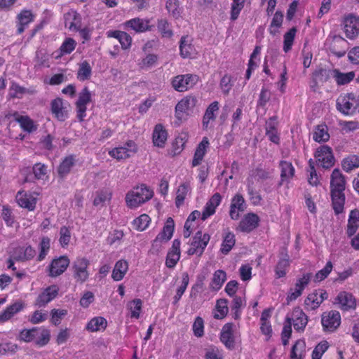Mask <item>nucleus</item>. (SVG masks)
Masks as SVG:
<instances>
[{
    "label": "nucleus",
    "mask_w": 359,
    "mask_h": 359,
    "mask_svg": "<svg viewBox=\"0 0 359 359\" xmlns=\"http://www.w3.org/2000/svg\"><path fill=\"white\" fill-rule=\"evenodd\" d=\"M15 120L20 123V127L27 132H32L36 129V126L34 121L27 116H20L15 114Z\"/></svg>",
    "instance_id": "obj_49"
},
{
    "label": "nucleus",
    "mask_w": 359,
    "mask_h": 359,
    "mask_svg": "<svg viewBox=\"0 0 359 359\" xmlns=\"http://www.w3.org/2000/svg\"><path fill=\"white\" fill-rule=\"evenodd\" d=\"M128 309L130 311V316L131 318H139L142 309V301L139 299H136L128 302Z\"/></svg>",
    "instance_id": "obj_62"
},
{
    "label": "nucleus",
    "mask_w": 359,
    "mask_h": 359,
    "mask_svg": "<svg viewBox=\"0 0 359 359\" xmlns=\"http://www.w3.org/2000/svg\"><path fill=\"white\" fill-rule=\"evenodd\" d=\"M151 221V219L148 215L142 214L133 220L132 226L138 231H143L148 228Z\"/></svg>",
    "instance_id": "obj_44"
},
{
    "label": "nucleus",
    "mask_w": 359,
    "mask_h": 359,
    "mask_svg": "<svg viewBox=\"0 0 359 359\" xmlns=\"http://www.w3.org/2000/svg\"><path fill=\"white\" fill-rule=\"evenodd\" d=\"M239 336L237 326L233 323H226L222 327L220 339L226 348L231 349L234 348L236 340Z\"/></svg>",
    "instance_id": "obj_7"
},
{
    "label": "nucleus",
    "mask_w": 359,
    "mask_h": 359,
    "mask_svg": "<svg viewBox=\"0 0 359 359\" xmlns=\"http://www.w3.org/2000/svg\"><path fill=\"white\" fill-rule=\"evenodd\" d=\"M34 15L29 10L22 11L17 16L18 32L21 34L27 25L34 20Z\"/></svg>",
    "instance_id": "obj_36"
},
{
    "label": "nucleus",
    "mask_w": 359,
    "mask_h": 359,
    "mask_svg": "<svg viewBox=\"0 0 359 359\" xmlns=\"http://www.w3.org/2000/svg\"><path fill=\"white\" fill-rule=\"evenodd\" d=\"M38 196L36 192L19 191L16 194L15 199L19 206L32 211L36 208Z\"/></svg>",
    "instance_id": "obj_11"
},
{
    "label": "nucleus",
    "mask_w": 359,
    "mask_h": 359,
    "mask_svg": "<svg viewBox=\"0 0 359 359\" xmlns=\"http://www.w3.org/2000/svg\"><path fill=\"white\" fill-rule=\"evenodd\" d=\"M150 20L135 18L124 23L125 29L133 30L137 33H142L151 29Z\"/></svg>",
    "instance_id": "obj_19"
},
{
    "label": "nucleus",
    "mask_w": 359,
    "mask_h": 359,
    "mask_svg": "<svg viewBox=\"0 0 359 359\" xmlns=\"http://www.w3.org/2000/svg\"><path fill=\"white\" fill-rule=\"evenodd\" d=\"M330 135L328 133L327 127L326 125H318L316 127L313 139L318 142H326L329 140Z\"/></svg>",
    "instance_id": "obj_51"
},
{
    "label": "nucleus",
    "mask_w": 359,
    "mask_h": 359,
    "mask_svg": "<svg viewBox=\"0 0 359 359\" xmlns=\"http://www.w3.org/2000/svg\"><path fill=\"white\" fill-rule=\"evenodd\" d=\"M92 100V94L87 87L83 88L79 93L78 100L76 102L77 117L82 121L86 116L87 105Z\"/></svg>",
    "instance_id": "obj_12"
},
{
    "label": "nucleus",
    "mask_w": 359,
    "mask_h": 359,
    "mask_svg": "<svg viewBox=\"0 0 359 359\" xmlns=\"http://www.w3.org/2000/svg\"><path fill=\"white\" fill-rule=\"evenodd\" d=\"M321 324L323 330L332 332L335 331L341 324V315L337 311L324 312L321 316Z\"/></svg>",
    "instance_id": "obj_8"
},
{
    "label": "nucleus",
    "mask_w": 359,
    "mask_h": 359,
    "mask_svg": "<svg viewBox=\"0 0 359 359\" xmlns=\"http://www.w3.org/2000/svg\"><path fill=\"white\" fill-rule=\"evenodd\" d=\"M229 311L228 302L225 299H219L217 301L215 309L214 311V318L217 319H222L224 318Z\"/></svg>",
    "instance_id": "obj_48"
},
{
    "label": "nucleus",
    "mask_w": 359,
    "mask_h": 359,
    "mask_svg": "<svg viewBox=\"0 0 359 359\" xmlns=\"http://www.w3.org/2000/svg\"><path fill=\"white\" fill-rule=\"evenodd\" d=\"M69 259L66 256L54 259L48 266L49 276L56 277L63 273L69 265Z\"/></svg>",
    "instance_id": "obj_20"
},
{
    "label": "nucleus",
    "mask_w": 359,
    "mask_h": 359,
    "mask_svg": "<svg viewBox=\"0 0 359 359\" xmlns=\"http://www.w3.org/2000/svg\"><path fill=\"white\" fill-rule=\"evenodd\" d=\"M333 304L343 311L354 309L356 306V299L352 293L341 291L335 297Z\"/></svg>",
    "instance_id": "obj_13"
},
{
    "label": "nucleus",
    "mask_w": 359,
    "mask_h": 359,
    "mask_svg": "<svg viewBox=\"0 0 359 359\" xmlns=\"http://www.w3.org/2000/svg\"><path fill=\"white\" fill-rule=\"evenodd\" d=\"M245 0H232L231 6V20L234 21L239 17V15L244 8Z\"/></svg>",
    "instance_id": "obj_63"
},
{
    "label": "nucleus",
    "mask_w": 359,
    "mask_h": 359,
    "mask_svg": "<svg viewBox=\"0 0 359 359\" xmlns=\"http://www.w3.org/2000/svg\"><path fill=\"white\" fill-rule=\"evenodd\" d=\"M283 20V15L281 12L277 11L274 14L272 20L271 22L269 32L271 35H276L279 32Z\"/></svg>",
    "instance_id": "obj_54"
},
{
    "label": "nucleus",
    "mask_w": 359,
    "mask_h": 359,
    "mask_svg": "<svg viewBox=\"0 0 359 359\" xmlns=\"http://www.w3.org/2000/svg\"><path fill=\"white\" fill-rule=\"evenodd\" d=\"M198 103L196 96L188 95L182 98L175 108V116L180 123L187 121L194 113Z\"/></svg>",
    "instance_id": "obj_2"
},
{
    "label": "nucleus",
    "mask_w": 359,
    "mask_h": 359,
    "mask_svg": "<svg viewBox=\"0 0 359 359\" xmlns=\"http://www.w3.org/2000/svg\"><path fill=\"white\" fill-rule=\"evenodd\" d=\"M281 169V180L283 182H289L294 175V168L290 162L283 161L280 163Z\"/></svg>",
    "instance_id": "obj_46"
},
{
    "label": "nucleus",
    "mask_w": 359,
    "mask_h": 359,
    "mask_svg": "<svg viewBox=\"0 0 359 359\" xmlns=\"http://www.w3.org/2000/svg\"><path fill=\"white\" fill-rule=\"evenodd\" d=\"M198 80L196 75L182 74L173 77L171 84L176 91L185 92L192 88L197 83Z\"/></svg>",
    "instance_id": "obj_5"
},
{
    "label": "nucleus",
    "mask_w": 359,
    "mask_h": 359,
    "mask_svg": "<svg viewBox=\"0 0 359 359\" xmlns=\"http://www.w3.org/2000/svg\"><path fill=\"white\" fill-rule=\"evenodd\" d=\"M24 307L25 304L22 301H17L9 305L0 313V323H3L8 321L15 314L22 311Z\"/></svg>",
    "instance_id": "obj_29"
},
{
    "label": "nucleus",
    "mask_w": 359,
    "mask_h": 359,
    "mask_svg": "<svg viewBox=\"0 0 359 359\" xmlns=\"http://www.w3.org/2000/svg\"><path fill=\"white\" fill-rule=\"evenodd\" d=\"M58 287L56 285H51L45 289L36 299L35 305L39 307L46 306L52 301L57 294Z\"/></svg>",
    "instance_id": "obj_27"
},
{
    "label": "nucleus",
    "mask_w": 359,
    "mask_h": 359,
    "mask_svg": "<svg viewBox=\"0 0 359 359\" xmlns=\"http://www.w3.org/2000/svg\"><path fill=\"white\" fill-rule=\"evenodd\" d=\"M180 54L182 57H191L195 53V48L192 45V39L190 36H185L182 37L180 44Z\"/></svg>",
    "instance_id": "obj_37"
},
{
    "label": "nucleus",
    "mask_w": 359,
    "mask_h": 359,
    "mask_svg": "<svg viewBox=\"0 0 359 359\" xmlns=\"http://www.w3.org/2000/svg\"><path fill=\"white\" fill-rule=\"evenodd\" d=\"M355 97L353 94H341L337 100V109L342 114L348 115L354 111Z\"/></svg>",
    "instance_id": "obj_18"
},
{
    "label": "nucleus",
    "mask_w": 359,
    "mask_h": 359,
    "mask_svg": "<svg viewBox=\"0 0 359 359\" xmlns=\"http://www.w3.org/2000/svg\"><path fill=\"white\" fill-rule=\"evenodd\" d=\"M286 321L293 324L295 330H304L308 323V318L304 312L299 307L294 308L290 313L286 316Z\"/></svg>",
    "instance_id": "obj_14"
},
{
    "label": "nucleus",
    "mask_w": 359,
    "mask_h": 359,
    "mask_svg": "<svg viewBox=\"0 0 359 359\" xmlns=\"http://www.w3.org/2000/svg\"><path fill=\"white\" fill-rule=\"evenodd\" d=\"M330 76L334 79L337 85H345L351 82L355 77L353 72L347 73L341 72L339 69H334L330 72Z\"/></svg>",
    "instance_id": "obj_38"
},
{
    "label": "nucleus",
    "mask_w": 359,
    "mask_h": 359,
    "mask_svg": "<svg viewBox=\"0 0 359 359\" xmlns=\"http://www.w3.org/2000/svg\"><path fill=\"white\" fill-rule=\"evenodd\" d=\"M343 169L349 172L359 167V157L355 155H351L345 158L341 163Z\"/></svg>",
    "instance_id": "obj_58"
},
{
    "label": "nucleus",
    "mask_w": 359,
    "mask_h": 359,
    "mask_svg": "<svg viewBox=\"0 0 359 359\" xmlns=\"http://www.w3.org/2000/svg\"><path fill=\"white\" fill-rule=\"evenodd\" d=\"M210 241L208 233L198 231L194 236L187 252L189 255H196L200 256L206 248Z\"/></svg>",
    "instance_id": "obj_6"
},
{
    "label": "nucleus",
    "mask_w": 359,
    "mask_h": 359,
    "mask_svg": "<svg viewBox=\"0 0 359 359\" xmlns=\"http://www.w3.org/2000/svg\"><path fill=\"white\" fill-rule=\"evenodd\" d=\"M328 294L325 290H318L310 293L305 299L306 306L311 310L319 307L322 302L327 299Z\"/></svg>",
    "instance_id": "obj_21"
},
{
    "label": "nucleus",
    "mask_w": 359,
    "mask_h": 359,
    "mask_svg": "<svg viewBox=\"0 0 359 359\" xmlns=\"http://www.w3.org/2000/svg\"><path fill=\"white\" fill-rule=\"evenodd\" d=\"M330 347L328 341L323 340L319 342L314 348L312 354L311 359H321L323 354L327 351Z\"/></svg>",
    "instance_id": "obj_60"
},
{
    "label": "nucleus",
    "mask_w": 359,
    "mask_h": 359,
    "mask_svg": "<svg viewBox=\"0 0 359 359\" xmlns=\"http://www.w3.org/2000/svg\"><path fill=\"white\" fill-rule=\"evenodd\" d=\"M65 26L69 31L78 32L81 26V17L74 10H69L64 15Z\"/></svg>",
    "instance_id": "obj_22"
},
{
    "label": "nucleus",
    "mask_w": 359,
    "mask_h": 359,
    "mask_svg": "<svg viewBox=\"0 0 359 359\" xmlns=\"http://www.w3.org/2000/svg\"><path fill=\"white\" fill-rule=\"evenodd\" d=\"M158 60L157 55L148 54L138 62V66L142 69L148 70L157 65Z\"/></svg>",
    "instance_id": "obj_52"
},
{
    "label": "nucleus",
    "mask_w": 359,
    "mask_h": 359,
    "mask_svg": "<svg viewBox=\"0 0 359 359\" xmlns=\"http://www.w3.org/2000/svg\"><path fill=\"white\" fill-rule=\"evenodd\" d=\"M260 219L255 213H248L241 219L236 230L243 233H250L255 230L259 224Z\"/></svg>",
    "instance_id": "obj_17"
},
{
    "label": "nucleus",
    "mask_w": 359,
    "mask_h": 359,
    "mask_svg": "<svg viewBox=\"0 0 359 359\" xmlns=\"http://www.w3.org/2000/svg\"><path fill=\"white\" fill-rule=\"evenodd\" d=\"M138 151V146L133 140H128L123 145L113 148L109 151V155L118 161L123 160L135 155Z\"/></svg>",
    "instance_id": "obj_4"
},
{
    "label": "nucleus",
    "mask_w": 359,
    "mask_h": 359,
    "mask_svg": "<svg viewBox=\"0 0 359 359\" xmlns=\"http://www.w3.org/2000/svg\"><path fill=\"white\" fill-rule=\"evenodd\" d=\"M88 265L89 261L83 257H79L74 262L72 265L73 275L77 281L84 282L88 279L89 276Z\"/></svg>",
    "instance_id": "obj_15"
},
{
    "label": "nucleus",
    "mask_w": 359,
    "mask_h": 359,
    "mask_svg": "<svg viewBox=\"0 0 359 359\" xmlns=\"http://www.w3.org/2000/svg\"><path fill=\"white\" fill-rule=\"evenodd\" d=\"M359 227V210L357 209L351 211L348 219L346 233L351 237L353 236Z\"/></svg>",
    "instance_id": "obj_40"
},
{
    "label": "nucleus",
    "mask_w": 359,
    "mask_h": 359,
    "mask_svg": "<svg viewBox=\"0 0 359 359\" xmlns=\"http://www.w3.org/2000/svg\"><path fill=\"white\" fill-rule=\"evenodd\" d=\"M226 273L224 271L220 269L215 271L209 283L210 290L213 292L219 291L226 280Z\"/></svg>",
    "instance_id": "obj_34"
},
{
    "label": "nucleus",
    "mask_w": 359,
    "mask_h": 359,
    "mask_svg": "<svg viewBox=\"0 0 359 359\" xmlns=\"http://www.w3.org/2000/svg\"><path fill=\"white\" fill-rule=\"evenodd\" d=\"M107 326V320L101 316L93 318L86 325V329L91 332H102Z\"/></svg>",
    "instance_id": "obj_39"
},
{
    "label": "nucleus",
    "mask_w": 359,
    "mask_h": 359,
    "mask_svg": "<svg viewBox=\"0 0 359 359\" xmlns=\"http://www.w3.org/2000/svg\"><path fill=\"white\" fill-rule=\"evenodd\" d=\"M76 162L75 156H69L60 163L58 168V173L61 177L67 175Z\"/></svg>",
    "instance_id": "obj_53"
},
{
    "label": "nucleus",
    "mask_w": 359,
    "mask_h": 359,
    "mask_svg": "<svg viewBox=\"0 0 359 359\" xmlns=\"http://www.w3.org/2000/svg\"><path fill=\"white\" fill-rule=\"evenodd\" d=\"M19 250L23 251V254H17L11 255V257L16 260H28L33 258L36 252L35 250L32 248L30 245L19 247Z\"/></svg>",
    "instance_id": "obj_56"
},
{
    "label": "nucleus",
    "mask_w": 359,
    "mask_h": 359,
    "mask_svg": "<svg viewBox=\"0 0 359 359\" xmlns=\"http://www.w3.org/2000/svg\"><path fill=\"white\" fill-rule=\"evenodd\" d=\"M50 248V239L48 237L43 236L41 238L39 245V254L38 256L39 261L45 259L48 255Z\"/></svg>",
    "instance_id": "obj_61"
},
{
    "label": "nucleus",
    "mask_w": 359,
    "mask_h": 359,
    "mask_svg": "<svg viewBox=\"0 0 359 359\" xmlns=\"http://www.w3.org/2000/svg\"><path fill=\"white\" fill-rule=\"evenodd\" d=\"M306 352V343L304 340L299 339L293 345L291 351V359H303Z\"/></svg>",
    "instance_id": "obj_50"
},
{
    "label": "nucleus",
    "mask_w": 359,
    "mask_h": 359,
    "mask_svg": "<svg viewBox=\"0 0 359 359\" xmlns=\"http://www.w3.org/2000/svg\"><path fill=\"white\" fill-rule=\"evenodd\" d=\"M201 220V212L198 210H194L189 215L184 226L183 236L189 238L198 226L199 220Z\"/></svg>",
    "instance_id": "obj_26"
},
{
    "label": "nucleus",
    "mask_w": 359,
    "mask_h": 359,
    "mask_svg": "<svg viewBox=\"0 0 359 359\" xmlns=\"http://www.w3.org/2000/svg\"><path fill=\"white\" fill-rule=\"evenodd\" d=\"M205 359H223L224 355L222 351L215 346H210L205 350Z\"/></svg>",
    "instance_id": "obj_64"
},
{
    "label": "nucleus",
    "mask_w": 359,
    "mask_h": 359,
    "mask_svg": "<svg viewBox=\"0 0 359 359\" xmlns=\"http://www.w3.org/2000/svg\"><path fill=\"white\" fill-rule=\"evenodd\" d=\"M245 208V204L243 197L240 194H236L231 200L229 211L230 217L233 220L238 219L240 212L244 211Z\"/></svg>",
    "instance_id": "obj_30"
},
{
    "label": "nucleus",
    "mask_w": 359,
    "mask_h": 359,
    "mask_svg": "<svg viewBox=\"0 0 359 359\" xmlns=\"http://www.w3.org/2000/svg\"><path fill=\"white\" fill-rule=\"evenodd\" d=\"M50 331L42 327L23 330L20 332L19 338L25 342H33L35 344L43 346L47 344L50 340Z\"/></svg>",
    "instance_id": "obj_3"
},
{
    "label": "nucleus",
    "mask_w": 359,
    "mask_h": 359,
    "mask_svg": "<svg viewBox=\"0 0 359 359\" xmlns=\"http://www.w3.org/2000/svg\"><path fill=\"white\" fill-rule=\"evenodd\" d=\"M189 137V135L187 131H182L178 134L173 144L172 153L174 155L179 154L184 149Z\"/></svg>",
    "instance_id": "obj_43"
},
{
    "label": "nucleus",
    "mask_w": 359,
    "mask_h": 359,
    "mask_svg": "<svg viewBox=\"0 0 359 359\" xmlns=\"http://www.w3.org/2000/svg\"><path fill=\"white\" fill-rule=\"evenodd\" d=\"M128 262L124 259H120L115 263L111 273V278L114 281H120L123 279L128 271Z\"/></svg>",
    "instance_id": "obj_35"
},
{
    "label": "nucleus",
    "mask_w": 359,
    "mask_h": 359,
    "mask_svg": "<svg viewBox=\"0 0 359 359\" xmlns=\"http://www.w3.org/2000/svg\"><path fill=\"white\" fill-rule=\"evenodd\" d=\"M69 105L62 99L57 97L50 102L51 113L60 121H64L68 118Z\"/></svg>",
    "instance_id": "obj_16"
},
{
    "label": "nucleus",
    "mask_w": 359,
    "mask_h": 359,
    "mask_svg": "<svg viewBox=\"0 0 359 359\" xmlns=\"http://www.w3.org/2000/svg\"><path fill=\"white\" fill-rule=\"evenodd\" d=\"M92 76V67L86 60L79 64L76 78L80 81H84L90 79Z\"/></svg>",
    "instance_id": "obj_42"
},
{
    "label": "nucleus",
    "mask_w": 359,
    "mask_h": 359,
    "mask_svg": "<svg viewBox=\"0 0 359 359\" xmlns=\"http://www.w3.org/2000/svg\"><path fill=\"white\" fill-rule=\"evenodd\" d=\"M168 137V133L165 126L161 123L156 124L152 133V142L155 147L164 148Z\"/></svg>",
    "instance_id": "obj_23"
},
{
    "label": "nucleus",
    "mask_w": 359,
    "mask_h": 359,
    "mask_svg": "<svg viewBox=\"0 0 359 359\" xmlns=\"http://www.w3.org/2000/svg\"><path fill=\"white\" fill-rule=\"evenodd\" d=\"M180 258V241L175 239L169 250L165 259V265L168 268H174Z\"/></svg>",
    "instance_id": "obj_25"
},
{
    "label": "nucleus",
    "mask_w": 359,
    "mask_h": 359,
    "mask_svg": "<svg viewBox=\"0 0 359 359\" xmlns=\"http://www.w3.org/2000/svg\"><path fill=\"white\" fill-rule=\"evenodd\" d=\"M332 206L337 214L341 213L344 210L345 196L344 192L331 191Z\"/></svg>",
    "instance_id": "obj_47"
},
{
    "label": "nucleus",
    "mask_w": 359,
    "mask_h": 359,
    "mask_svg": "<svg viewBox=\"0 0 359 359\" xmlns=\"http://www.w3.org/2000/svg\"><path fill=\"white\" fill-rule=\"evenodd\" d=\"M219 109V103L216 101L211 103L203 116V124L205 127H208V123L210 120H213L215 118V113Z\"/></svg>",
    "instance_id": "obj_59"
},
{
    "label": "nucleus",
    "mask_w": 359,
    "mask_h": 359,
    "mask_svg": "<svg viewBox=\"0 0 359 359\" xmlns=\"http://www.w3.org/2000/svg\"><path fill=\"white\" fill-rule=\"evenodd\" d=\"M236 243L235 236L231 232H226L224 236L221 250L223 253L227 254L234 246Z\"/></svg>",
    "instance_id": "obj_57"
},
{
    "label": "nucleus",
    "mask_w": 359,
    "mask_h": 359,
    "mask_svg": "<svg viewBox=\"0 0 359 359\" xmlns=\"http://www.w3.org/2000/svg\"><path fill=\"white\" fill-rule=\"evenodd\" d=\"M297 29L292 27L283 36V47L285 53L289 52L293 46L294 38L297 34Z\"/></svg>",
    "instance_id": "obj_55"
},
{
    "label": "nucleus",
    "mask_w": 359,
    "mask_h": 359,
    "mask_svg": "<svg viewBox=\"0 0 359 359\" xmlns=\"http://www.w3.org/2000/svg\"><path fill=\"white\" fill-rule=\"evenodd\" d=\"M344 32L348 39L355 38L359 34V17L347 16L344 20Z\"/></svg>",
    "instance_id": "obj_24"
},
{
    "label": "nucleus",
    "mask_w": 359,
    "mask_h": 359,
    "mask_svg": "<svg viewBox=\"0 0 359 359\" xmlns=\"http://www.w3.org/2000/svg\"><path fill=\"white\" fill-rule=\"evenodd\" d=\"M153 191L144 184L133 187L125 196V203L130 209H137L153 197Z\"/></svg>",
    "instance_id": "obj_1"
},
{
    "label": "nucleus",
    "mask_w": 359,
    "mask_h": 359,
    "mask_svg": "<svg viewBox=\"0 0 359 359\" xmlns=\"http://www.w3.org/2000/svg\"><path fill=\"white\" fill-rule=\"evenodd\" d=\"M192 180L186 178L175 189V205L177 208L184 205L185 201L191 196L192 192Z\"/></svg>",
    "instance_id": "obj_10"
},
{
    "label": "nucleus",
    "mask_w": 359,
    "mask_h": 359,
    "mask_svg": "<svg viewBox=\"0 0 359 359\" xmlns=\"http://www.w3.org/2000/svg\"><path fill=\"white\" fill-rule=\"evenodd\" d=\"M346 186L344 176L338 169H334L331 175V191L344 192Z\"/></svg>",
    "instance_id": "obj_31"
},
{
    "label": "nucleus",
    "mask_w": 359,
    "mask_h": 359,
    "mask_svg": "<svg viewBox=\"0 0 359 359\" xmlns=\"http://www.w3.org/2000/svg\"><path fill=\"white\" fill-rule=\"evenodd\" d=\"M175 229L174 221L171 217L167 219L162 231L157 235L163 242H168L172 236Z\"/></svg>",
    "instance_id": "obj_41"
},
{
    "label": "nucleus",
    "mask_w": 359,
    "mask_h": 359,
    "mask_svg": "<svg viewBox=\"0 0 359 359\" xmlns=\"http://www.w3.org/2000/svg\"><path fill=\"white\" fill-rule=\"evenodd\" d=\"M222 197L219 194H215L210 200L206 203L203 211L201 213V220L205 221L206 219L215 214L216 208L221 203Z\"/></svg>",
    "instance_id": "obj_28"
},
{
    "label": "nucleus",
    "mask_w": 359,
    "mask_h": 359,
    "mask_svg": "<svg viewBox=\"0 0 359 359\" xmlns=\"http://www.w3.org/2000/svg\"><path fill=\"white\" fill-rule=\"evenodd\" d=\"M165 8L169 14L175 19L182 18L183 8L180 7L178 0H167Z\"/></svg>",
    "instance_id": "obj_45"
},
{
    "label": "nucleus",
    "mask_w": 359,
    "mask_h": 359,
    "mask_svg": "<svg viewBox=\"0 0 359 359\" xmlns=\"http://www.w3.org/2000/svg\"><path fill=\"white\" fill-rule=\"evenodd\" d=\"M209 145L210 143L208 137H204L196 149L192 161V165L194 167L197 166L201 163L209 147Z\"/></svg>",
    "instance_id": "obj_33"
},
{
    "label": "nucleus",
    "mask_w": 359,
    "mask_h": 359,
    "mask_svg": "<svg viewBox=\"0 0 359 359\" xmlns=\"http://www.w3.org/2000/svg\"><path fill=\"white\" fill-rule=\"evenodd\" d=\"M315 158L318 165L324 168H330L334 165V158L332 149L327 145L320 146L316 149Z\"/></svg>",
    "instance_id": "obj_9"
},
{
    "label": "nucleus",
    "mask_w": 359,
    "mask_h": 359,
    "mask_svg": "<svg viewBox=\"0 0 359 359\" xmlns=\"http://www.w3.org/2000/svg\"><path fill=\"white\" fill-rule=\"evenodd\" d=\"M112 192L108 189L96 191L93 195V204L97 208H102L111 199Z\"/></svg>",
    "instance_id": "obj_32"
}]
</instances>
